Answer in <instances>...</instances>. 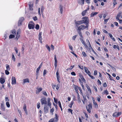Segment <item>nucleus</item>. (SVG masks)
<instances>
[{
  "label": "nucleus",
  "instance_id": "64",
  "mask_svg": "<svg viewBox=\"0 0 122 122\" xmlns=\"http://www.w3.org/2000/svg\"><path fill=\"white\" fill-rule=\"evenodd\" d=\"M71 74L73 76H75L76 75L75 73L74 72H72L71 73Z\"/></svg>",
  "mask_w": 122,
  "mask_h": 122
},
{
  "label": "nucleus",
  "instance_id": "15",
  "mask_svg": "<svg viewBox=\"0 0 122 122\" xmlns=\"http://www.w3.org/2000/svg\"><path fill=\"white\" fill-rule=\"evenodd\" d=\"M79 76L81 79L84 82H86V80L84 78L83 76L81 74H79Z\"/></svg>",
  "mask_w": 122,
  "mask_h": 122
},
{
  "label": "nucleus",
  "instance_id": "59",
  "mask_svg": "<svg viewBox=\"0 0 122 122\" xmlns=\"http://www.w3.org/2000/svg\"><path fill=\"white\" fill-rule=\"evenodd\" d=\"M34 21H36L37 20V18L36 16H35L34 17H33V18Z\"/></svg>",
  "mask_w": 122,
  "mask_h": 122
},
{
  "label": "nucleus",
  "instance_id": "47",
  "mask_svg": "<svg viewBox=\"0 0 122 122\" xmlns=\"http://www.w3.org/2000/svg\"><path fill=\"white\" fill-rule=\"evenodd\" d=\"M77 98L78 101L81 102V99L80 97V95L79 94H78L77 95Z\"/></svg>",
  "mask_w": 122,
  "mask_h": 122
},
{
  "label": "nucleus",
  "instance_id": "60",
  "mask_svg": "<svg viewBox=\"0 0 122 122\" xmlns=\"http://www.w3.org/2000/svg\"><path fill=\"white\" fill-rule=\"evenodd\" d=\"M56 74V77H60V76L59 74V73L58 72V70L57 71Z\"/></svg>",
  "mask_w": 122,
  "mask_h": 122
},
{
  "label": "nucleus",
  "instance_id": "7",
  "mask_svg": "<svg viewBox=\"0 0 122 122\" xmlns=\"http://www.w3.org/2000/svg\"><path fill=\"white\" fill-rule=\"evenodd\" d=\"M85 26L84 25H82L78 27L77 31L79 30L81 31V30H83L85 29Z\"/></svg>",
  "mask_w": 122,
  "mask_h": 122
},
{
  "label": "nucleus",
  "instance_id": "51",
  "mask_svg": "<svg viewBox=\"0 0 122 122\" xmlns=\"http://www.w3.org/2000/svg\"><path fill=\"white\" fill-rule=\"evenodd\" d=\"M77 36V35H76L73 36L72 38V39L73 40H75Z\"/></svg>",
  "mask_w": 122,
  "mask_h": 122
},
{
  "label": "nucleus",
  "instance_id": "37",
  "mask_svg": "<svg viewBox=\"0 0 122 122\" xmlns=\"http://www.w3.org/2000/svg\"><path fill=\"white\" fill-rule=\"evenodd\" d=\"M74 86L75 87H74V89L75 91L77 90L78 87H78L76 85H74Z\"/></svg>",
  "mask_w": 122,
  "mask_h": 122
},
{
  "label": "nucleus",
  "instance_id": "16",
  "mask_svg": "<svg viewBox=\"0 0 122 122\" xmlns=\"http://www.w3.org/2000/svg\"><path fill=\"white\" fill-rule=\"evenodd\" d=\"M29 6V8L30 10H33L32 7L33 6L32 4H31V2H30L28 4Z\"/></svg>",
  "mask_w": 122,
  "mask_h": 122
},
{
  "label": "nucleus",
  "instance_id": "57",
  "mask_svg": "<svg viewBox=\"0 0 122 122\" xmlns=\"http://www.w3.org/2000/svg\"><path fill=\"white\" fill-rule=\"evenodd\" d=\"M97 56L98 55L95 52L93 49H92L91 50Z\"/></svg>",
  "mask_w": 122,
  "mask_h": 122
},
{
  "label": "nucleus",
  "instance_id": "20",
  "mask_svg": "<svg viewBox=\"0 0 122 122\" xmlns=\"http://www.w3.org/2000/svg\"><path fill=\"white\" fill-rule=\"evenodd\" d=\"M42 65V63L39 65V66L36 69V72L39 73V71Z\"/></svg>",
  "mask_w": 122,
  "mask_h": 122
},
{
  "label": "nucleus",
  "instance_id": "38",
  "mask_svg": "<svg viewBox=\"0 0 122 122\" xmlns=\"http://www.w3.org/2000/svg\"><path fill=\"white\" fill-rule=\"evenodd\" d=\"M104 94H106L107 95L109 94V93L107 90H105L103 92Z\"/></svg>",
  "mask_w": 122,
  "mask_h": 122
},
{
  "label": "nucleus",
  "instance_id": "23",
  "mask_svg": "<svg viewBox=\"0 0 122 122\" xmlns=\"http://www.w3.org/2000/svg\"><path fill=\"white\" fill-rule=\"evenodd\" d=\"M109 35L111 38L114 41H115V39L114 37H113L112 36L111 34L109 33Z\"/></svg>",
  "mask_w": 122,
  "mask_h": 122
},
{
  "label": "nucleus",
  "instance_id": "33",
  "mask_svg": "<svg viewBox=\"0 0 122 122\" xmlns=\"http://www.w3.org/2000/svg\"><path fill=\"white\" fill-rule=\"evenodd\" d=\"M22 21L21 20H20L18 21V26H20L21 25L22 23Z\"/></svg>",
  "mask_w": 122,
  "mask_h": 122
},
{
  "label": "nucleus",
  "instance_id": "40",
  "mask_svg": "<svg viewBox=\"0 0 122 122\" xmlns=\"http://www.w3.org/2000/svg\"><path fill=\"white\" fill-rule=\"evenodd\" d=\"M6 105L8 107H10V105L9 102H6Z\"/></svg>",
  "mask_w": 122,
  "mask_h": 122
},
{
  "label": "nucleus",
  "instance_id": "19",
  "mask_svg": "<svg viewBox=\"0 0 122 122\" xmlns=\"http://www.w3.org/2000/svg\"><path fill=\"white\" fill-rule=\"evenodd\" d=\"M5 81V79L3 78H1L0 79V82L1 84H3L4 83Z\"/></svg>",
  "mask_w": 122,
  "mask_h": 122
},
{
  "label": "nucleus",
  "instance_id": "5",
  "mask_svg": "<svg viewBox=\"0 0 122 122\" xmlns=\"http://www.w3.org/2000/svg\"><path fill=\"white\" fill-rule=\"evenodd\" d=\"M40 101L42 105L44 104H47L46 98L45 97H44L41 99Z\"/></svg>",
  "mask_w": 122,
  "mask_h": 122
},
{
  "label": "nucleus",
  "instance_id": "35",
  "mask_svg": "<svg viewBox=\"0 0 122 122\" xmlns=\"http://www.w3.org/2000/svg\"><path fill=\"white\" fill-rule=\"evenodd\" d=\"M44 9V6H42L41 7V11L42 13L43 12Z\"/></svg>",
  "mask_w": 122,
  "mask_h": 122
},
{
  "label": "nucleus",
  "instance_id": "8",
  "mask_svg": "<svg viewBox=\"0 0 122 122\" xmlns=\"http://www.w3.org/2000/svg\"><path fill=\"white\" fill-rule=\"evenodd\" d=\"M12 84H15L16 83V80L15 77L14 76H12L11 78Z\"/></svg>",
  "mask_w": 122,
  "mask_h": 122
},
{
  "label": "nucleus",
  "instance_id": "44",
  "mask_svg": "<svg viewBox=\"0 0 122 122\" xmlns=\"http://www.w3.org/2000/svg\"><path fill=\"white\" fill-rule=\"evenodd\" d=\"M39 26L38 24H37L35 28L37 30H38L39 29Z\"/></svg>",
  "mask_w": 122,
  "mask_h": 122
},
{
  "label": "nucleus",
  "instance_id": "10",
  "mask_svg": "<svg viewBox=\"0 0 122 122\" xmlns=\"http://www.w3.org/2000/svg\"><path fill=\"white\" fill-rule=\"evenodd\" d=\"M54 66L55 68H56L57 66V60L56 56V55H55L54 56Z\"/></svg>",
  "mask_w": 122,
  "mask_h": 122
},
{
  "label": "nucleus",
  "instance_id": "45",
  "mask_svg": "<svg viewBox=\"0 0 122 122\" xmlns=\"http://www.w3.org/2000/svg\"><path fill=\"white\" fill-rule=\"evenodd\" d=\"M25 46L24 45H22V51L23 53L24 52V51L25 49Z\"/></svg>",
  "mask_w": 122,
  "mask_h": 122
},
{
  "label": "nucleus",
  "instance_id": "21",
  "mask_svg": "<svg viewBox=\"0 0 122 122\" xmlns=\"http://www.w3.org/2000/svg\"><path fill=\"white\" fill-rule=\"evenodd\" d=\"M60 8V13L62 14L63 12V6L62 5H60L59 7V8Z\"/></svg>",
  "mask_w": 122,
  "mask_h": 122
},
{
  "label": "nucleus",
  "instance_id": "63",
  "mask_svg": "<svg viewBox=\"0 0 122 122\" xmlns=\"http://www.w3.org/2000/svg\"><path fill=\"white\" fill-rule=\"evenodd\" d=\"M97 74V71L95 70L94 71V75H96Z\"/></svg>",
  "mask_w": 122,
  "mask_h": 122
},
{
  "label": "nucleus",
  "instance_id": "6",
  "mask_svg": "<svg viewBox=\"0 0 122 122\" xmlns=\"http://www.w3.org/2000/svg\"><path fill=\"white\" fill-rule=\"evenodd\" d=\"M121 112H115L113 114L112 116L114 117H117L120 116L121 114Z\"/></svg>",
  "mask_w": 122,
  "mask_h": 122
},
{
  "label": "nucleus",
  "instance_id": "43",
  "mask_svg": "<svg viewBox=\"0 0 122 122\" xmlns=\"http://www.w3.org/2000/svg\"><path fill=\"white\" fill-rule=\"evenodd\" d=\"M108 75L109 76V79L111 81H114V80L113 79L111 78V77H112L111 76V75L109 74V75L108 74Z\"/></svg>",
  "mask_w": 122,
  "mask_h": 122
},
{
  "label": "nucleus",
  "instance_id": "28",
  "mask_svg": "<svg viewBox=\"0 0 122 122\" xmlns=\"http://www.w3.org/2000/svg\"><path fill=\"white\" fill-rule=\"evenodd\" d=\"M6 66L7 70H6L9 71L10 69L9 66L8 64L6 65Z\"/></svg>",
  "mask_w": 122,
  "mask_h": 122
},
{
  "label": "nucleus",
  "instance_id": "12",
  "mask_svg": "<svg viewBox=\"0 0 122 122\" xmlns=\"http://www.w3.org/2000/svg\"><path fill=\"white\" fill-rule=\"evenodd\" d=\"M84 1L85 0H79L77 2L78 3L80 4L82 6L84 4Z\"/></svg>",
  "mask_w": 122,
  "mask_h": 122
},
{
  "label": "nucleus",
  "instance_id": "53",
  "mask_svg": "<svg viewBox=\"0 0 122 122\" xmlns=\"http://www.w3.org/2000/svg\"><path fill=\"white\" fill-rule=\"evenodd\" d=\"M83 98L84 99V101H87V100L86 98V96H83Z\"/></svg>",
  "mask_w": 122,
  "mask_h": 122
},
{
  "label": "nucleus",
  "instance_id": "34",
  "mask_svg": "<svg viewBox=\"0 0 122 122\" xmlns=\"http://www.w3.org/2000/svg\"><path fill=\"white\" fill-rule=\"evenodd\" d=\"M74 103L72 101L71 102L70 104L69 105V106L70 107V108H71L72 107V105Z\"/></svg>",
  "mask_w": 122,
  "mask_h": 122
},
{
  "label": "nucleus",
  "instance_id": "54",
  "mask_svg": "<svg viewBox=\"0 0 122 122\" xmlns=\"http://www.w3.org/2000/svg\"><path fill=\"white\" fill-rule=\"evenodd\" d=\"M37 90L39 91L40 92L41 91L42 89L41 87H40L39 88H37Z\"/></svg>",
  "mask_w": 122,
  "mask_h": 122
},
{
  "label": "nucleus",
  "instance_id": "17",
  "mask_svg": "<svg viewBox=\"0 0 122 122\" xmlns=\"http://www.w3.org/2000/svg\"><path fill=\"white\" fill-rule=\"evenodd\" d=\"M1 108L3 111H5V107L4 104L3 103H1Z\"/></svg>",
  "mask_w": 122,
  "mask_h": 122
},
{
  "label": "nucleus",
  "instance_id": "30",
  "mask_svg": "<svg viewBox=\"0 0 122 122\" xmlns=\"http://www.w3.org/2000/svg\"><path fill=\"white\" fill-rule=\"evenodd\" d=\"M82 39V38H80V40L81 41V42L82 43V44L83 45H84L85 44V43Z\"/></svg>",
  "mask_w": 122,
  "mask_h": 122
},
{
  "label": "nucleus",
  "instance_id": "1",
  "mask_svg": "<svg viewBox=\"0 0 122 122\" xmlns=\"http://www.w3.org/2000/svg\"><path fill=\"white\" fill-rule=\"evenodd\" d=\"M75 24V27H78V25H80L83 23H85L87 22V20L85 19H82L81 20L76 21V20L74 21Z\"/></svg>",
  "mask_w": 122,
  "mask_h": 122
},
{
  "label": "nucleus",
  "instance_id": "62",
  "mask_svg": "<svg viewBox=\"0 0 122 122\" xmlns=\"http://www.w3.org/2000/svg\"><path fill=\"white\" fill-rule=\"evenodd\" d=\"M14 50H15V51H16V53L17 54L18 53V51L17 50V48L15 47L14 48Z\"/></svg>",
  "mask_w": 122,
  "mask_h": 122
},
{
  "label": "nucleus",
  "instance_id": "3",
  "mask_svg": "<svg viewBox=\"0 0 122 122\" xmlns=\"http://www.w3.org/2000/svg\"><path fill=\"white\" fill-rule=\"evenodd\" d=\"M86 108L87 111L89 113L91 112V109H92V105L91 103H90L87 106H86Z\"/></svg>",
  "mask_w": 122,
  "mask_h": 122
},
{
  "label": "nucleus",
  "instance_id": "42",
  "mask_svg": "<svg viewBox=\"0 0 122 122\" xmlns=\"http://www.w3.org/2000/svg\"><path fill=\"white\" fill-rule=\"evenodd\" d=\"M109 18L107 19H105L104 20V23L105 24H106L109 20Z\"/></svg>",
  "mask_w": 122,
  "mask_h": 122
},
{
  "label": "nucleus",
  "instance_id": "58",
  "mask_svg": "<svg viewBox=\"0 0 122 122\" xmlns=\"http://www.w3.org/2000/svg\"><path fill=\"white\" fill-rule=\"evenodd\" d=\"M17 110L18 112L20 115L21 116L22 114L21 111L19 110V109L18 108L17 109Z\"/></svg>",
  "mask_w": 122,
  "mask_h": 122
},
{
  "label": "nucleus",
  "instance_id": "4",
  "mask_svg": "<svg viewBox=\"0 0 122 122\" xmlns=\"http://www.w3.org/2000/svg\"><path fill=\"white\" fill-rule=\"evenodd\" d=\"M55 117L54 118H52L50 120L49 122H54V121H57L58 120L57 115L56 114H55Z\"/></svg>",
  "mask_w": 122,
  "mask_h": 122
},
{
  "label": "nucleus",
  "instance_id": "48",
  "mask_svg": "<svg viewBox=\"0 0 122 122\" xmlns=\"http://www.w3.org/2000/svg\"><path fill=\"white\" fill-rule=\"evenodd\" d=\"M8 71H9L7 70H5V72L6 75H8L10 73Z\"/></svg>",
  "mask_w": 122,
  "mask_h": 122
},
{
  "label": "nucleus",
  "instance_id": "22",
  "mask_svg": "<svg viewBox=\"0 0 122 122\" xmlns=\"http://www.w3.org/2000/svg\"><path fill=\"white\" fill-rule=\"evenodd\" d=\"M98 13L97 12H95L94 13L93 12L91 14L90 16L91 17H93L97 15Z\"/></svg>",
  "mask_w": 122,
  "mask_h": 122
},
{
  "label": "nucleus",
  "instance_id": "24",
  "mask_svg": "<svg viewBox=\"0 0 122 122\" xmlns=\"http://www.w3.org/2000/svg\"><path fill=\"white\" fill-rule=\"evenodd\" d=\"M88 75L90 76V77L92 79H94L95 78L93 76L91 75V73L90 71H88Z\"/></svg>",
  "mask_w": 122,
  "mask_h": 122
},
{
  "label": "nucleus",
  "instance_id": "14",
  "mask_svg": "<svg viewBox=\"0 0 122 122\" xmlns=\"http://www.w3.org/2000/svg\"><path fill=\"white\" fill-rule=\"evenodd\" d=\"M28 27L29 29H34L35 27L34 25L29 24Z\"/></svg>",
  "mask_w": 122,
  "mask_h": 122
},
{
  "label": "nucleus",
  "instance_id": "56",
  "mask_svg": "<svg viewBox=\"0 0 122 122\" xmlns=\"http://www.w3.org/2000/svg\"><path fill=\"white\" fill-rule=\"evenodd\" d=\"M81 82L82 83V84H81V85L82 88V89L83 90H85V89L84 87V86L83 84V83L82 82Z\"/></svg>",
  "mask_w": 122,
  "mask_h": 122
},
{
  "label": "nucleus",
  "instance_id": "46",
  "mask_svg": "<svg viewBox=\"0 0 122 122\" xmlns=\"http://www.w3.org/2000/svg\"><path fill=\"white\" fill-rule=\"evenodd\" d=\"M69 49L71 50H73V47L72 46L70 45L69 44Z\"/></svg>",
  "mask_w": 122,
  "mask_h": 122
},
{
  "label": "nucleus",
  "instance_id": "50",
  "mask_svg": "<svg viewBox=\"0 0 122 122\" xmlns=\"http://www.w3.org/2000/svg\"><path fill=\"white\" fill-rule=\"evenodd\" d=\"M16 30L15 29H14L12 31V33L14 35L15 34Z\"/></svg>",
  "mask_w": 122,
  "mask_h": 122
},
{
  "label": "nucleus",
  "instance_id": "49",
  "mask_svg": "<svg viewBox=\"0 0 122 122\" xmlns=\"http://www.w3.org/2000/svg\"><path fill=\"white\" fill-rule=\"evenodd\" d=\"M54 109L53 108H52V109H51L50 112L51 113H52V115H53V112H54Z\"/></svg>",
  "mask_w": 122,
  "mask_h": 122
},
{
  "label": "nucleus",
  "instance_id": "9",
  "mask_svg": "<svg viewBox=\"0 0 122 122\" xmlns=\"http://www.w3.org/2000/svg\"><path fill=\"white\" fill-rule=\"evenodd\" d=\"M49 108L47 106L45 105L44 107V111L45 113H47L48 112Z\"/></svg>",
  "mask_w": 122,
  "mask_h": 122
},
{
  "label": "nucleus",
  "instance_id": "32",
  "mask_svg": "<svg viewBox=\"0 0 122 122\" xmlns=\"http://www.w3.org/2000/svg\"><path fill=\"white\" fill-rule=\"evenodd\" d=\"M93 103L94 105L95 106V107L96 108H97L98 107V106L97 104V103L96 102H93Z\"/></svg>",
  "mask_w": 122,
  "mask_h": 122
},
{
  "label": "nucleus",
  "instance_id": "61",
  "mask_svg": "<svg viewBox=\"0 0 122 122\" xmlns=\"http://www.w3.org/2000/svg\"><path fill=\"white\" fill-rule=\"evenodd\" d=\"M78 89H79V90L80 91V92L81 93H82V91L81 90V88L80 87H78Z\"/></svg>",
  "mask_w": 122,
  "mask_h": 122
},
{
  "label": "nucleus",
  "instance_id": "26",
  "mask_svg": "<svg viewBox=\"0 0 122 122\" xmlns=\"http://www.w3.org/2000/svg\"><path fill=\"white\" fill-rule=\"evenodd\" d=\"M23 82L24 83L26 82H29V79L28 78L25 79H24Z\"/></svg>",
  "mask_w": 122,
  "mask_h": 122
},
{
  "label": "nucleus",
  "instance_id": "2",
  "mask_svg": "<svg viewBox=\"0 0 122 122\" xmlns=\"http://www.w3.org/2000/svg\"><path fill=\"white\" fill-rule=\"evenodd\" d=\"M82 19H85L87 21V22L85 23V24L86 25V26H85V27L84 28L85 29H86V28H88L89 26V25L88 24L89 23V20L88 19V17L85 16V17H83L82 18Z\"/></svg>",
  "mask_w": 122,
  "mask_h": 122
},
{
  "label": "nucleus",
  "instance_id": "13",
  "mask_svg": "<svg viewBox=\"0 0 122 122\" xmlns=\"http://www.w3.org/2000/svg\"><path fill=\"white\" fill-rule=\"evenodd\" d=\"M86 86L87 89L88 91V92H89L90 94H92V92L91 90L90 87H89V86H88V85L87 84H86Z\"/></svg>",
  "mask_w": 122,
  "mask_h": 122
},
{
  "label": "nucleus",
  "instance_id": "52",
  "mask_svg": "<svg viewBox=\"0 0 122 122\" xmlns=\"http://www.w3.org/2000/svg\"><path fill=\"white\" fill-rule=\"evenodd\" d=\"M40 103L39 102H38L37 103V107L38 109H39L40 107Z\"/></svg>",
  "mask_w": 122,
  "mask_h": 122
},
{
  "label": "nucleus",
  "instance_id": "41",
  "mask_svg": "<svg viewBox=\"0 0 122 122\" xmlns=\"http://www.w3.org/2000/svg\"><path fill=\"white\" fill-rule=\"evenodd\" d=\"M23 109L24 111L27 110L26 109V105L25 104H24Z\"/></svg>",
  "mask_w": 122,
  "mask_h": 122
},
{
  "label": "nucleus",
  "instance_id": "31",
  "mask_svg": "<svg viewBox=\"0 0 122 122\" xmlns=\"http://www.w3.org/2000/svg\"><path fill=\"white\" fill-rule=\"evenodd\" d=\"M87 11L86 10H85L83 11L82 13L81 14L82 16H84L85 15Z\"/></svg>",
  "mask_w": 122,
  "mask_h": 122
},
{
  "label": "nucleus",
  "instance_id": "36",
  "mask_svg": "<svg viewBox=\"0 0 122 122\" xmlns=\"http://www.w3.org/2000/svg\"><path fill=\"white\" fill-rule=\"evenodd\" d=\"M15 37V36L14 35L11 34L9 36L10 39H12L14 38Z\"/></svg>",
  "mask_w": 122,
  "mask_h": 122
},
{
  "label": "nucleus",
  "instance_id": "39",
  "mask_svg": "<svg viewBox=\"0 0 122 122\" xmlns=\"http://www.w3.org/2000/svg\"><path fill=\"white\" fill-rule=\"evenodd\" d=\"M46 47L49 51H50V47L48 46L47 45H46Z\"/></svg>",
  "mask_w": 122,
  "mask_h": 122
},
{
  "label": "nucleus",
  "instance_id": "55",
  "mask_svg": "<svg viewBox=\"0 0 122 122\" xmlns=\"http://www.w3.org/2000/svg\"><path fill=\"white\" fill-rule=\"evenodd\" d=\"M82 54L83 55L84 57H86V55L85 52L83 51L82 52Z\"/></svg>",
  "mask_w": 122,
  "mask_h": 122
},
{
  "label": "nucleus",
  "instance_id": "25",
  "mask_svg": "<svg viewBox=\"0 0 122 122\" xmlns=\"http://www.w3.org/2000/svg\"><path fill=\"white\" fill-rule=\"evenodd\" d=\"M77 31L78 32V33L79 34L80 37L81 38H83V37L82 36V33L81 32V31L78 30V31Z\"/></svg>",
  "mask_w": 122,
  "mask_h": 122
},
{
  "label": "nucleus",
  "instance_id": "11",
  "mask_svg": "<svg viewBox=\"0 0 122 122\" xmlns=\"http://www.w3.org/2000/svg\"><path fill=\"white\" fill-rule=\"evenodd\" d=\"M42 32H40L39 35V39L41 43H42V37H41Z\"/></svg>",
  "mask_w": 122,
  "mask_h": 122
},
{
  "label": "nucleus",
  "instance_id": "18",
  "mask_svg": "<svg viewBox=\"0 0 122 122\" xmlns=\"http://www.w3.org/2000/svg\"><path fill=\"white\" fill-rule=\"evenodd\" d=\"M122 13V12H120L118 13L117 16L116 17L117 20H119V18L121 14Z\"/></svg>",
  "mask_w": 122,
  "mask_h": 122
},
{
  "label": "nucleus",
  "instance_id": "27",
  "mask_svg": "<svg viewBox=\"0 0 122 122\" xmlns=\"http://www.w3.org/2000/svg\"><path fill=\"white\" fill-rule=\"evenodd\" d=\"M12 60L14 61H15V57L14 54L12 53Z\"/></svg>",
  "mask_w": 122,
  "mask_h": 122
},
{
  "label": "nucleus",
  "instance_id": "29",
  "mask_svg": "<svg viewBox=\"0 0 122 122\" xmlns=\"http://www.w3.org/2000/svg\"><path fill=\"white\" fill-rule=\"evenodd\" d=\"M58 104H59V105L60 107L61 108V111H62V107H61V104L60 102V101H59L58 102Z\"/></svg>",
  "mask_w": 122,
  "mask_h": 122
}]
</instances>
